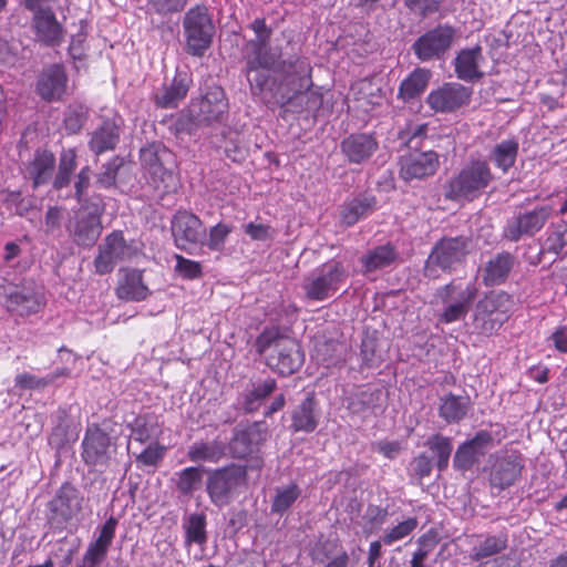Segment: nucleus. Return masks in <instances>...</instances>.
Listing matches in <instances>:
<instances>
[{"label": "nucleus", "instance_id": "1", "mask_svg": "<svg viewBox=\"0 0 567 567\" xmlns=\"http://www.w3.org/2000/svg\"><path fill=\"white\" fill-rule=\"evenodd\" d=\"M256 350L266 354V364L280 375L287 377L297 372L303 364L305 354L300 344L285 334L279 327L265 328L256 339Z\"/></svg>", "mask_w": 567, "mask_h": 567}, {"label": "nucleus", "instance_id": "2", "mask_svg": "<svg viewBox=\"0 0 567 567\" xmlns=\"http://www.w3.org/2000/svg\"><path fill=\"white\" fill-rule=\"evenodd\" d=\"M184 51L200 58L212 47L216 33L213 14L205 4L189 8L182 19Z\"/></svg>", "mask_w": 567, "mask_h": 567}, {"label": "nucleus", "instance_id": "3", "mask_svg": "<svg viewBox=\"0 0 567 567\" xmlns=\"http://www.w3.org/2000/svg\"><path fill=\"white\" fill-rule=\"evenodd\" d=\"M492 181L493 174L488 163L483 159H471L447 182L444 195L451 200L472 202Z\"/></svg>", "mask_w": 567, "mask_h": 567}, {"label": "nucleus", "instance_id": "4", "mask_svg": "<svg viewBox=\"0 0 567 567\" xmlns=\"http://www.w3.org/2000/svg\"><path fill=\"white\" fill-rule=\"evenodd\" d=\"M227 110L228 101L224 90L217 85L210 86L203 96L190 101L187 113L178 118L176 130L190 133L202 124L219 121Z\"/></svg>", "mask_w": 567, "mask_h": 567}, {"label": "nucleus", "instance_id": "5", "mask_svg": "<svg viewBox=\"0 0 567 567\" xmlns=\"http://www.w3.org/2000/svg\"><path fill=\"white\" fill-rule=\"evenodd\" d=\"M348 278L344 265L331 259L315 269L305 278L301 288L310 301H324L334 296Z\"/></svg>", "mask_w": 567, "mask_h": 567}, {"label": "nucleus", "instance_id": "6", "mask_svg": "<svg viewBox=\"0 0 567 567\" xmlns=\"http://www.w3.org/2000/svg\"><path fill=\"white\" fill-rule=\"evenodd\" d=\"M247 483L245 466L230 464L214 470L206 481V492L209 501L218 508L229 505L237 496L239 489Z\"/></svg>", "mask_w": 567, "mask_h": 567}, {"label": "nucleus", "instance_id": "7", "mask_svg": "<svg viewBox=\"0 0 567 567\" xmlns=\"http://www.w3.org/2000/svg\"><path fill=\"white\" fill-rule=\"evenodd\" d=\"M477 292L478 289L475 284H464L457 280H452L437 288L436 297L444 305L443 311L437 317L439 322L453 323L463 320L467 316Z\"/></svg>", "mask_w": 567, "mask_h": 567}, {"label": "nucleus", "instance_id": "8", "mask_svg": "<svg viewBox=\"0 0 567 567\" xmlns=\"http://www.w3.org/2000/svg\"><path fill=\"white\" fill-rule=\"evenodd\" d=\"M470 251V239L465 236L444 237L439 240L429 255L424 272L426 277L436 278L437 268L451 272L465 260Z\"/></svg>", "mask_w": 567, "mask_h": 567}, {"label": "nucleus", "instance_id": "9", "mask_svg": "<svg viewBox=\"0 0 567 567\" xmlns=\"http://www.w3.org/2000/svg\"><path fill=\"white\" fill-rule=\"evenodd\" d=\"M509 318V296L505 292L486 293L475 306L474 329L484 336L498 331Z\"/></svg>", "mask_w": 567, "mask_h": 567}, {"label": "nucleus", "instance_id": "10", "mask_svg": "<svg viewBox=\"0 0 567 567\" xmlns=\"http://www.w3.org/2000/svg\"><path fill=\"white\" fill-rule=\"evenodd\" d=\"M116 437L99 424H90L81 443V457L85 465L103 470L116 454Z\"/></svg>", "mask_w": 567, "mask_h": 567}, {"label": "nucleus", "instance_id": "11", "mask_svg": "<svg viewBox=\"0 0 567 567\" xmlns=\"http://www.w3.org/2000/svg\"><path fill=\"white\" fill-rule=\"evenodd\" d=\"M84 496L72 484L64 483L49 502V520L58 528L65 527L73 519L78 520L83 509Z\"/></svg>", "mask_w": 567, "mask_h": 567}, {"label": "nucleus", "instance_id": "12", "mask_svg": "<svg viewBox=\"0 0 567 567\" xmlns=\"http://www.w3.org/2000/svg\"><path fill=\"white\" fill-rule=\"evenodd\" d=\"M472 94V87L457 82H446L432 90L427 94L425 102L435 113L453 114L468 106Z\"/></svg>", "mask_w": 567, "mask_h": 567}, {"label": "nucleus", "instance_id": "13", "mask_svg": "<svg viewBox=\"0 0 567 567\" xmlns=\"http://www.w3.org/2000/svg\"><path fill=\"white\" fill-rule=\"evenodd\" d=\"M455 32L447 24H440L419 37L411 47L421 62L440 60L451 48Z\"/></svg>", "mask_w": 567, "mask_h": 567}, {"label": "nucleus", "instance_id": "14", "mask_svg": "<svg viewBox=\"0 0 567 567\" xmlns=\"http://www.w3.org/2000/svg\"><path fill=\"white\" fill-rule=\"evenodd\" d=\"M494 445L495 437L492 432L486 430L476 432L472 439L458 445L453 458L454 468L463 473L471 471L481 463Z\"/></svg>", "mask_w": 567, "mask_h": 567}, {"label": "nucleus", "instance_id": "15", "mask_svg": "<svg viewBox=\"0 0 567 567\" xmlns=\"http://www.w3.org/2000/svg\"><path fill=\"white\" fill-rule=\"evenodd\" d=\"M311 70V65L305 56L291 55L281 61L278 65L279 90H286L281 94H292L310 89L312 85Z\"/></svg>", "mask_w": 567, "mask_h": 567}, {"label": "nucleus", "instance_id": "16", "mask_svg": "<svg viewBox=\"0 0 567 567\" xmlns=\"http://www.w3.org/2000/svg\"><path fill=\"white\" fill-rule=\"evenodd\" d=\"M133 255L134 249L127 245L123 233L115 230L99 246V255L94 259L95 271L99 275L110 274L118 261L130 259Z\"/></svg>", "mask_w": 567, "mask_h": 567}, {"label": "nucleus", "instance_id": "17", "mask_svg": "<svg viewBox=\"0 0 567 567\" xmlns=\"http://www.w3.org/2000/svg\"><path fill=\"white\" fill-rule=\"evenodd\" d=\"M172 235L178 249L187 251L189 245L202 243L205 237L203 221L195 214L178 210L172 219Z\"/></svg>", "mask_w": 567, "mask_h": 567}, {"label": "nucleus", "instance_id": "18", "mask_svg": "<svg viewBox=\"0 0 567 567\" xmlns=\"http://www.w3.org/2000/svg\"><path fill=\"white\" fill-rule=\"evenodd\" d=\"M549 217V208L539 207L512 218L503 230L507 240L518 241L523 236H533L538 233Z\"/></svg>", "mask_w": 567, "mask_h": 567}, {"label": "nucleus", "instance_id": "19", "mask_svg": "<svg viewBox=\"0 0 567 567\" xmlns=\"http://www.w3.org/2000/svg\"><path fill=\"white\" fill-rule=\"evenodd\" d=\"M524 458L516 451L498 454L492 465L489 481L492 486L505 489L512 486L520 476Z\"/></svg>", "mask_w": 567, "mask_h": 567}, {"label": "nucleus", "instance_id": "20", "mask_svg": "<svg viewBox=\"0 0 567 567\" xmlns=\"http://www.w3.org/2000/svg\"><path fill=\"white\" fill-rule=\"evenodd\" d=\"M68 80L62 64H50L39 74L35 91L45 102L60 101L66 92Z\"/></svg>", "mask_w": 567, "mask_h": 567}, {"label": "nucleus", "instance_id": "21", "mask_svg": "<svg viewBox=\"0 0 567 567\" xmlns=\"http://www.w3.org/2000/svg\"><path fill=\"white\" fill-rule=\"evenodd\" d=\"M439 155L434 151H413L401 158L400 176L409 182L433 175L439 168Z\"/></svg>", "mask_w": 567, "mask_h": 567}, {"label": "nucleus", "instance_id": "22", "mask_svg": "<svg viewBox=\"0 0 567 567\" xmlns=\"http://www.w3.org/2000/svg\"><path fill=\"white\" fill-rule=\"evenodd\" d=\"M31 29L41 45L53 48L60 45L64 40L65 29L58 20L54 10L33 14Z\"/></svg>", "mask_w": 567, "mask_h": 567}, {"label": "nucleus", "instance_id": "23", "mask_svg": "<svg viewBox=\"0 0 567 567\" xmlns=\"http://www.w3.org/2000/svg\"><path fill=\"white\" fill-rule=\"evenodd\" d=\"M266 440V431L259 423L238 425L229 443L234 457L245 458L257 452Z\"/></svg>", "mask_w": 567, "mask_h": 567}, {"label": "nucleus", "instance_id": "24", "mask_svg": "<svg viewBox=\"0 0 567 567\" xmlns=\"http://www.w3.org/2000/svg\"><path fill=\"white\" fill-rule=\"evenodd\" d=\"M6 305L11 313L25 317L38 313L44 302L40 290L32 285H23L8 295Z\"/></svg>", "mask_w": 567, "mask_h": 567}, {"label": "nucleus", "instance_id": "25", "mask_svg": "<svg viewBox=\"0 0 567 567\" xmlns=\"http://www.w3.org/2000/svg\"><path fill=\"white\" fill-rule=\"evenodd\" d=\"M192 76L187 72H176L169 84L163 85L154 94V103L161 109H173L183 101L192 84Z\"/></svg>", "mask_w": 567, "mask_h": 567}, {"label": "nucleus", "instance_id": "26", "mask_svg": "<svg viewBox=\"0 0 567 567\" xmlns=\"http://www.w3.org/2000/svg\"><path fill=\"white\" fill-rule=\"evenodd\" d=\"M290 429L293 432L312 433L320 421V411L313 393H308L306 398L297 404L290 413Z\"/></svg>", "mask_w": 567, "mask_h": 567}, {"label": "nucleus", "instance_id": "27", "mask_svg": "<svg viewBox=\"0 0 567 567\" xmlns=\"http://www.w3.org/2000/svg\"><path fill=\"white\" fill-rule=\"evenodd\" d=\"M515 256L501 251L492 256L481 268L482 281L486 287L504 284L515 266Z\"/></svg>", "mask_w": 567, "mask_h": 567}, {"label": "nucleus", "instance_id": "28", "mask_svg": "<svg viewBox=\"0 0 567 567\" xmlns=\"http://www.w3.org/2000/svg\"><path fill=\"white\" fill-rule=\"evenodd\" d=\"M276 389L277 381L271 377L254 380L240 393L238 403L246 413L256 412Z\"/></svg>", "mask_w": 567, "mask_h": 567}, {"label": "nucleus", "instance_id": "29", "mask_svg": "<svg viewBox=\"0 0 567 567\" xmlns=\"http://www.w3.org/2000/svg\"><path fill=\"white\" fill-rule=\"evenodd\" d=\"M102 224L99 210L80 212L73 226L72 236L78 246L91 247L99 239Z\"/></svg>", "mask_w": 567, "mask_h": 567}, {"label": "nucleus", "instance_id": "30", "mask_svg": "<svg viewBox=\"0 0 567 567\" xmlns=\"http://www.w3.org/2000/svg\"><path fill=\"white\" fill-rule=\"evenodd\" d=\"M55 168V156L52 152L39 148L35 151L33 158L27 165V176L32 181L33 188H38L53 182V173Z\"/></svg>", "mask_w": 567, "mask_h": 567}, {"label": "nucleus", "instance_id": "31", "mask_svg": "<svg viewBox=\"0 0 567 567\" xmlns=\"http://www.w3.org/2000/svg\"><path fill=\"white\" fill-rule=\"evenodd\" d=\"M116 293L120 299L127 301H142L150 295V289L143 281V272L138 269L127 268L121 270Z\"/></svg>", "mask_w": 567, "mask_h": 567}, {"label": "nucleus", "instance_id": "32", "mask_svg": "<svg viewBox=\"0 0 567 567\" xmlns=\"http://www.w3.org/2000/svg\"><path fill=\"white\" fill-rule=\"evenodd\" d=\"M483 60L482 48L476 45L472 49H463L454 59V71L460 80L473 82L483 76L478 69L480 61Z\"/></svg>", "mask_w": 567, "mask_h": 567}, {"label": "nucleus", "instance_id": "33", "mask_svg": "<svg viewBox=\"0 0 567 567\" xmlns=\"http://www.w3.org/2000/svg\"><path fill=\"white\" fill-rule=\"evenodd\" d=\"M471 405L468 395L444 394L440 398L439 416L447 424H456L465 419Z\"/></svg>", "mask_w": 567, "mask_h": 567}, {"label": "nucleus", "instance_id": "34", "mask_svg": "<svg viewBox=\"0 0 567 567\" xmlns=\"http://www.w3.org/2000/svg\"><path fill=\"white\" fill-rule=\"evenodd\" d=\"M207 518L204 513H192L184 517V545L189 548L193 544L200 547L203 553L208 540Z\"/></svg>", "mask_w": 567, "mask_h": 567}, {"label": "nucleus", "instance_id": "35", "mask_svg": "<svg viewBox=\"0 0 567 567\" xmlns=\"http://www.w3.org/2000/svg\"><path fill=\"white\" fill-rule=\"evenodd\" d=\"M78 439L76 426L64 412L55 415L54 425L48 436V443L51 449L60 454L62 450L71 442Z\"/></svg>", "mask_w": 567, "mask_h": 567}, {"label": "nucleus", "instance_id": "36", "mask_svg": "<svg viewBox=\"0 0 567 567\" xmlns=\"http://www.w3.org/2000/svg\"><path fill=\"white\" fill-rule=\"evenodd\" d=\"M243 55L246 69L250 71L256 69L270 70L277 61V55L271 51L270 44L246 42Z\"/></svg>", "mask_w": 567, "mask_h": 567}, {"label": "nucleus", "instance_id": "37", "mask_svg": "<svg viewBox=\"0 0 567 567\" xmlns=\"http://www.w3.org/2000/svg\"><path fill=\"white\" fill-rule=\"evenodd\" d=\"M398 251L391 244L378 246L368 250L361 257L364 272H372L391 266L398 259Z\"/></svg>", "mask_w": 567, "mask_h": 567}, {"label": "nucleus", "instance_id": "38", "mask_svg": "<svg viewBox=\"0 0 567 567\" xmlns=\"http://www.w3.org/2000/svg\"><path fill=\"white\" fill-rule=\"evenodd\" d=\"M430 79V70L424 68L415 69L401 82L398 97L406 102L420 96L425 91Z\"/></svg>", "mask_w": 567, "mask_h": 567}, {"label": "nucleus", "instance_id": "39", "mask_svg": "<svg viewBox=\"0 0 567 567\" xmlns=\"http://www.w3.org/2000/svg\"><path fill=\"white\" fill-rule=\"evenodd\" d=\"M225 455V445L223 442L197 441L193 443L187 451V457L190 462L217 463Z\"/></svg>", "mask_w": 567, "mask_h": 567}, {"label": "nucleus", "instance_id": "40", "mask_svg": "<svg viewBox=\"0 0 567 567\" xmlns=\"http://www.w3.org/2000/svg\"><path fill=\"white\" fill-rule=\"evenodd\" d=\"M382 398L381 389L363 386L349 399V408L354 413H375L382 406Z\"/></svg>", "mask_w": 567, "mask_h": 567}, {"label": "nucleus", "instance_id": "41", "mask_svg": "<svg viewBox=\"0 0 567 567\" xmlns=\"http://www.w3.org/2000/svg\"><path fill=\"white\" fill-rule=\"evenodd\" d=\"M301 493L302 491L297 483L277 486L271 499V513L282 516L293 506L297 499L301 496Z\"/></svg>", "mask_w": 567, "mask_h": 567}, {"label": "nucleus", "instance_id": "42", "mask_svg": "<svg viewBox=\"0 0 567 567\" xmlns=\"http://www.w3.org/2000/svg\"><path fill=\"white\" fill-rule=\"evenodd\" d=\"M375 206L374 197L358 196L346 203L341 217L342 223L347 226H352L359 221L360 218L373 212Z\"/></svg>", "mask_w": 567, "mask_h": 567}, {"label": "nucleus", "instance_id": "43", "mask_svg": "<svg viewBox=\"0 0 567 567\" xmlns=\"http://www.w3.org/2000/svg\"><path fill=\"white\" fill-rule=\"evenodd\" d=\"M276 103L281 106H287L288 109L298 104L308 112H316L322 104V95L311 92L308 89L292 94H280Z\"/></svg>", "mask_w": 567, "mask_h": 567}, {"label": "nucleus", "instance_id": "44", "mask_svg": "<svg viewBox=\"0 0 567 567\" xmlns=\"http://www.w3.org/2000/svg\"><path fill=\"white\" fill-rule=\"evenodd\" d=\"M131 437L140 443H146L158 435L157 420L152 414H140L128 424Z\"/></svg>", "mask_w": 567, "mask_h": 567}, {"label": "nucleus", "instance_id": "45", "mask_svg": "<svg viewBox=\"0 0 567 567\" xmlns=\"http://www.w3.org/2000/svg\"><path fill=\"white\" fill-rule=\"evenodd\" d=\"M507 547V537L504 534L488 535L472 548L471 559L481 561L502 553Z\"/></svg>", "mask_w": 567, "mask_h": 567}, {"label": "nucleus", "instance_id": "46", "mask_svg": "<svg viewBox=\"0 0 567 567\" xmlns=\"http://www.w3.org/2000/svg\"><path fill=\"white\" fill-rule=\"evenodd\" d=\"M203 472L199 466H189L177 472L174 480L177 492L184 496H192L202 485Z\"/></svg>", "mask_w": 567, "mask_h": 567}, {"label": "nucleus", "instance_id": "47", "mask_svg": "<svg viewBox=\"0 0 567 567\" xmlns=\"http://www.w3.org/2000/svg\"><path fill=\"white\" fill-rule=\"evenodd\" d=\"M76 168V154L73 148L63 150L60 155L58 173L53 178V188L60 190L69 186Z\"/></svg>", "mask_w": 567, "mask_h": 567}, {"label": "nucleus", "instance_id": "48", "mask_svg": "<svg viewBox=\"0 0 567 567\" xmlns=\"http://www.w3.org/2000/svg\"><path fill=\"white\" fill-rule=\"evenodd\" d=\"M425 445L436 457V466L440 472L447 468L450 457L453 451L452 440L442 434H433L427 440Z\"/></svg>", "mask_w": 567, "mask_h": 567}, {"label": "nucleus", "instance_id": "49", "mask_svg": "<svg viewBox=\"0 0 567 567\" xmlns=\"http://www.w3.org/2000/svg\"><path fill=\"white\" fill-rule=\"evenodd\" d=\"M121 117L113 115L112 117H101L99 125L93 132L91 142H114L120 138Z\"/></svg>", "mask_w": 567, "mask_h": 567}, {"label": "nucleus", "instance_id": "50", "mask_svg": "<svg viewBox=\"0 0 567 567\" xmlns=\"http://www.w3.org/2000/svg\"><path fill=\"white\" fill-rule=\"evenodd\" d=\"M566 246L567 225L558 224L548 231L547 238L542 245V252H548L558 256Z\"/></svg>", "mask_w": 567, "mask_h": 567}, {"label": "nucleus", "instance_id": "51", "mask_svg": "<svg viewBox=\"0 0 567 567\" xmlns=\"http://www.w3.org/2000/svg\"><path fill=\"white\" fill-rule=\"evenodd\" d=\"M419 522L416 517H409L398 525L388 528L382 535V542L386 546H391L411 535L417 527Z\"/></svg>", "mask_w": 567, "mask_h": 567}, {"label": "nucleus", "instance_id": "52", "mask_svg": "<svg viewBox=\"0 0 567 567\" xmlns=\"http://www.w3.org/2000/svg\"><path fill=\"white\" fill-rule=\"evenodd\" d=\"M340 346L332 341L316 347V360L326 368L337 367L343 361Z\"/></svg>", "mask_w": 567, "mask_h": 567}, {"label": "nucleus", "instance_id": "53", "mask_svg": "<svg viewBox=\"0 0 567 567\" xmlns=\"http://www.w3.org/2000/svg\"><path fill=\"white\" fill-rule=\"evenodd\" d=\"M231 231L233 226L225 223H218L210 227L207 239L205 241L202 240V244L212 251L220 252L224 250L226 239Z\"/></svg>", "mask_w": 567, "mask_h": 567}, {"label": "nucleus", "instance_id": "54", "mask_svg": "<svg viewBox=\"0 0 567 567\" xmlns=\"http://www.w3.org/2000/svg\"><path fill=\"white\" fill-rule=\"evenodd\" d=\"M417 548L413 553L412 559L410 560L411 567H425V559L436 547L437 540L431 533L423 534L419 537Z\"/></svg>", "mask_w": 567, "mask_h": 567}, {"label": "nucleus", "instance_id": "55", "mask_svg": "<svg viewBox=\"0 0 567 567\" xmlns=\"http://www.w3.org/2000/svg\"><path fill=\"white\" fill-rule=\"evenodd\" d=\"M175 271L186 280L198 279L203 275L202 265L198 261L187 259L182 255H175Z\"/></svg>", "mask_w": 567, "mask_h": 567}, {"label": "nucleus", "instance_id": "56", "mask_svg": "<svg viewBox=\"0 0 567 567\" xmlns=\"http://www.w3.org/2000/svg\"><path fill=\"white\" fill-rule=\"evenodd\" d=\"M188 0H147V7L151 12L166 17L181 12Z\"/></svg>", "mask_w": 567, "mask_h": 567}, {"label": "nucleus", "instance_id": "57", "mask_svg": "<svg viewBox=\"0 0 567 567\" xmlns=\"http://www.w3.org/2000/svg\"><path fill=\"white\" fill-rule=\"evenodd\" d=\"M86 120V109L83 105H71L64 115V127L71 133H78Z\"/></svg>", "mask_w": 567, "mask_h": 567}, {"label": "nucleus", "instance_id": "58", "mask_svg": "<svg viewBox=\"0 0 567 567\" xmlns=\"http://www.w3.org/2000/svg\"><path fill=\"white\" fill-rule=\"evenodd\" d=\"M244 233L254 241H270L276 230L268 224L249 221L243 225Z\"/></svg>", "mask_w": 567, "mask_h": 567}, {"label": "nucleus", "instance_id": "59", "mask_svg": "<svg viewBox=\"0 0 567 567\" xmlns=\"http://www.w3.org/2000/svg\"><path fill=\"white\" fill-rule=\"evenodd\" d=\"M517 155V144H497L494 151V161L497 167L507 172L513 166Z\"/></svg>", "mask_w": 567, "mask_h": 567}, {"label": "nucleus", "instance_id": "60", "mask_svg": "<svg viewBox=\"0 0 567 567\" xmlns=\"http://www.w3.org/2000/svg\"><path fill=\"white\" fill-rule=\"evenodd\" d=\"M165 455V447L159 445L157 442L150 444L138 455H136V462L145 466H156Z\"/></svg>", "mask_w": 567, "mask_h": 567}, {"label": "nucleus", "instance_id": "61", "mask_svg": "<svg viewBox=\"0 0 567 567\" xmlns=\"http://www.w3.org/2000/svg\"><path fill=\"white\" fill-rule=\"evenodd\" d=\"M377 145L378 144H341L343 154L353 163H361L368 158L373 152V146Z\"/></svg>", "mask_w": 567, "mask_h": 567}, {"label": "nucleus", "instance_id": "62", "mask_svg": "<svg viewBox=\"0 0 567 567\" xmlns=\"http://www.w3.org/2000/svg\"><path fill=\"white\" fill-rule=\"evenodd\" d=\"M249 29L254 32L255 37L247 42H255L258 44H270L272 29L267 25L264 18H256L250 24Z\"/></svg>", "mask_w": 567, "mask_h": 567}, {"label": "nucleus", "instance_id": "63", "mask_svg": "<svg viewBox=\"0 0 567 567\" xmlns=\"http://www.w3.org/2000/svg\"><path fill=\"white\" fill-rule=\"evenodd\" d=\"M107 550L109 547L99 542L91 543L83 558L85 567H96L105 558Z\"/></svg>", "mask_w": 567, "mask_h": 567}, {"label": "nucleus", "instance_id": "64", "mask_svg": "<svg viewBox=\"0 0 567 567\" xmlns=\"http://www.w3.org/2000/svg\"><path fill=\"white\" fill-rule=\"evenodd\" d=\"M14 383L22 390L43 389L50 385V379L40 378L31 373H21L16 377Z\"/></svg>", "mask_w": 567, "mask_h": 567}]
</instances>
